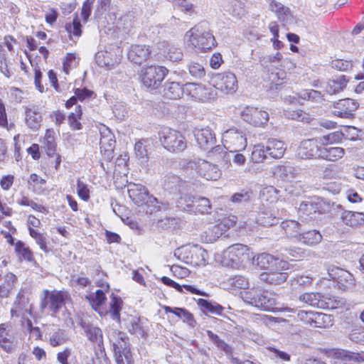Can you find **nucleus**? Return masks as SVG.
<instances>
[{
    "label": "nucleus",
    "instance_id": "obj_1",
    "mask_svg": "<svg viewBox=\"0 0 364 364\" xmlns=\"http://www.w3.org/2000/svg\"><path fill=\"white\" fill-rule=\"evenodd\" d=\"M127 192L134 204L138 206L146 205L150 213L168 208V203L159 202L149 193L148 188L141 184L129 183L127 185Z\"/></svg>",
    "mask_w": 364,
    "mask_h": 364
},
{
    "label": "nucleus",
    "instance_id": "obj_2",
    "mask_svg": "<svg viewBox=\"0 0 364 364\" xmlns=\"http://www.w3.org/2000/svg\"><path fill=\"white\" fill-rule=\"evenodd\" d=\"M240 297L247 304L262 311H274L278 309L276 307L277 304L276 296L266 291L252 288L242 291Z\"/></svg>",
    "mask_w": 364,
    "mask_h": 364
},
{
    "label": "nucleus",
    "instance_id": "obj_3",
    "mask_svg": "<svg viewBox=\"0 0 364 364\" xmlns=\"http://www.w3.org/2000/svg\"><path fill=\"white\" fill-rule=\"evenodd\" d=\"M107 338L112 343L117 364H134L129 338L126 333L112 329L107 332Z\"/></svg>",
    "mask_w": 364,
    "mask_h": 364
},
{
    "label": "nucleus",
    "instance_id": "obj_4",
    "mask_svg": "<svg viewBox=\"0 0 364 364\" xmlns=\"http://www.w3.org/2000/svg\"><path fill=\"white\" fill-rule=\"evenodd\" d=\"M189 44L201 51L211 50L216 45V41L205 23H201L191 28L186 33Z\"/></svg>",
    "mask_w": 364,
    "mask_h": 364
},
{
    "label": "nucleus",
    "instance_id": "obj_5",
    "mask_svg": "<svg viewBox=\"0 0 364 364\" xmlns=\"http://www.w3.org/2000/svg\"><path fill=\"white\" fill-rule=\"evenodd\" d=\"M159 136L164 147L170 152H181L186 148L184 136L177 130L165 127L159 132Z\"/></svg>",
    "mask_w": 364,
    "mask_h": 364
},
{
    "label": "nucleus",
    "instance_id": "obj_6",
    "mask_svg": "<svg viewBox=\"0 0 364 364\" xmlns=\"http://www.w3.org/2000/svg\"><path fill=\"white\" fill-rule=\"evenodd\" d=\"M168 72L165 67L150 65L141 70L140 80L146 87L154 90L161 85Z\"/></svg>",
    "mask_w": 364,
    "mask_h": 364
},
{
    "label": "nucleus",
    "instance_id": "obj_7",
    "mask_svg": "<svg viewBox=\"0 0 364 364\" xmlns=\"http://www.w3.org/2000/svg\"><path fill=\"white\" fill-rule=\"evenodd\" d=\"M68 298L69 295L65 291L56 290L50 291L45 289L40 304L41 311H43L48 307L53 314H57Z\"/></svg>",
    "mask_w": 364,
    "mask_h": 364
},
{
    "label": "nucleus",
    "instance_id": "obj_8",
    "mask_svg": "<svg viewBox=\"0 0 364 364\" xmlns=\"http://www.w3.org/2000/svg\"><path fill=\"white\" fill-rule=\"evenodd\" d=\"M329 279L336 282L338 288L341 290L352 289L355 286V279L348 271L334 265L327 267Z\"/></svg>",
    "mask_w": 364,
    "mask_h": 364
},
{
    "label": "nucleus",
    "instance_id": "obj_9",
    "mask_svg": "<svg viewBox=\"0 0 364 364\" xmlns=\"http://www.w3.org/2000/svg\"><path fill=\"white\" fill-rule=\"evenodd\" d=\"M247 246L242 244H235L228 247L223 253V265L234 267L238 265L248 255Z\"/></svg>",
    "mask_w": 364,
    "mask_h": 364
},
{
    "label": "nucleus",
    "instance_id": "obj_10",
    "mask_svg": "<svg viewBox=\"0 0 364 364\" xmlns=\"http://www.w3.org/2000/svg\"><path fill=\"white\" fill-rule=\"evenodd\" d=\"M240 115L243 121L255 127H262L269 120L267 112L252 106L244 107Z\"/></svg>",
    "mask_w": 364,
    "mask_h": 364
},
{
    "label": "nucleus",
    "instance_id": "obj_11",
    "mask_svg": "<svg viewBox=\"0 0 364 364\" xmlns=\"http://www.w3.org/2000/svg\"><path fill=\"white\" fill-rule=\"evenodd\" d=\"M223 139L228 148H232L234 151L227 155L228 158L230 157V154L237 151L245 149L247 146V139L245 134L236 128H231L223 133Z\"/></svg>",
    "mask_w": 364,
    "mask_h": 364
},
{
    "label": "nucleus",
    "instance_id": "obj_12",
    "mask_svg": "<svg viewBox=\"0 0 364 364\" xmlns=\"http://www.w3.org/2000/svg\"><path fill=\"white\" fill-rule=\"evenodd\" d=\"M214 86L225 93H233L237 90L235 75L230 72L218 73L213 77Z\"/></svg>",
    "mask_w": 364,
    "mask_h": 364
},
{
    "label": "nucleus",
    "instance_id": "obj_13",
    "mask_svg": "<svg viewBox=\"0 0 364 364\" xmlns=\"http://www.w3.org/2000/svg\"><path fill=\"white\" fill-rule=\"evenodd\" d=\"M185 89L189 94L199 101L206 102L214 100L216 93L211 87H205L201 84L188 83L185 85Z\"/></svg>",
    "mask_w": 364,
    "mask_h": 364
},
{
    "label": "nucleus",
    "instance_id": "obj_14",
    "mask_svg": "<svg viewBox=\"0 0 364 364\" xmlns=\"http://www.w3.org/2000/svg\"><path fill=\"white\" fill-rule=\"evenodd\" d=\"M358 107V103L356 101L350 98L342 99L334 103L333 114L341 118L349 119L353 117Z\"/></svg>",
    "mask_w": 364,
    "mask_h": 364
},
{
    "label": "nucleus",
    "instance_id": "obj_15",
    "mask_svg": "<svg viewBox=\"0 0 364 364\" xmlns=\"http://www.w3.org/2000/svg\"><path fill=\"white\" fill-rule=\"evenodd\" d=\"M79 325L88 341L97 345L100 348H103V333L99 327L82 318L80 320Z\"/></svg>",
    "mask_w": 364,
    "mask_h": 364
},
{
    "label": "nucleus",
    "instance_id": "obj_16",
    "mask_svg": "<svg viewBox=\"0 0 364 364\" xmlns=\"http://www.w3.org/2000/svg\"><path fill=\"white\" fill-rule=\"evenodd\" d=\"M321 146H318L316 139L304 140L300 143L297 149L296 154L302 159L320 157Z\"/></svg>",
    "mask_w": 364,
    "mask_h": 364
},
{
    "label": "nucleus",
    "instance_id": "obj_17",
    "mask_svg": "<svg viewBox=\"0 0 364 364\" xmlns=\"http://www.w3.org/2000/svg\"><path fill=\"white\" fill-rule=\"evenodd\" d=\"M196 169L198 173L206 180L216 181L221 176L218 166L205 160L198 159Z\"/></svg>",
    "mask_w": 364,
    "mask_h": 364
},
{
    "label": "nucleus",
    "instance_id": "obj_18",
    "mask_svg": "<svg viewBox=\"0 0 364 364\" xmlns=\"http://www.w3.org/2000/svg\"><path fill=\"white\" fill-rule=\"evenodd\" d=\"M151 55L149 47L146 45H132L127 53L130 62L141 65L145 63Z\"/></svg>",
    "mask_w": 364,
    "mask_h": 364
},
{
    "label": "nucleus",
    "instance_id": "obj_19",
    "mask_svg": "<svg viewBox=\"0 0 364 364\" xmlns=\"http://www.w3.org/2000/svg\"><path fill=\"white\" fill-rule=\"evenodd\" d=\"M194 136L199 146L204 150L212 149L216 140L215 134L209 127L196 129Z\"/></svg>",
    "mask_w": 364,
    "mask_h": 364
},
{
    "label": "nucleus",
    "instance_id": "obj_20",
    "mask_svg": "<svg viewBox=\"0 0 364 364\" xmlns=\"http://www.w3.org/2000/svg\"><path fill=\"white\" fill-rule=\"evenodd\" d=\"M160 54L166 60L172 62L181 60L183 58L181 50L171 43L161 42L158 44Z\"/></svg>",
    "mask_w": 364,
    "mask_h": 364
},
{
    "label": "nucleus",
    "instance_id": "obj_21",
    "mask_svg": "<svg viewBox=\"0 0 364 364\" xmlns=\"http://www.w3.org/2000/svg\"><path fill=\"white\" fill-rule=\"evenodd\" d=\"M299 168L290 164L280 165L276 167L274 175L284 181H291L296 177Z\"/></svg>",
    "mask_w": 364,
    "mask_h": 364
},
{
    "label": "nucleus",
    "instance_id": "obj_22",
    "mask_svg": "<svg viewBox=\"0 0 364 364\" xmlns=\"http://www.w3.org/2000/svg\"><path fill=\"white\" fill-rule=\"evenodd\" d=\"M266 147L267 154L274 159L282 158L286 151L284 143L274 138L268 139Z\"/></svg>",
    "mask_w": 364,
    "mask_h": 364
},
{
    "label": "nucleus",
    "instance_id": "obj_23",
    "mask_svg": "<svg viewBox=\"0 0 364 364\" xmlns=\"http://www.w3.org/2000/svg\"><path fill=\"white\" fill-rule=\"evenodd\" d=\"M115 143L114 136L110 132L102 134L100 141L101 153L105 155L108 159L112 158Z\"/></svg>",
    "mask_w": 364,
    "mask_h": 364
},
{
    "label": "nucleus",
    "instance_id": "obj_24",
    "mask_svg": "<svg viewBox=\"0 0 364 364\" xmlns=\"http://www.w3.org/2000/svg\"><path fill=\"white\" fill-rule=\"evenodd\" d=\"M341 220L346 225L356 228L364 225V214L360 212L344 211Z\"/></svg>",
    "mask_w": 364,
    "mask_h": 364
},
{
    "label": "nucleus",
    "instance_id": "obj_25",
    "mask_svg": "<svg viewBox=\"0 0 364 364\" xmlns=\"http://www.w3.org/2000/svg\"><path fill=\"white\" fill-rule=\"evenodd\" d=\"M288 277V274L284 272H278L277 270L269 272H263L259 275V279L269 284L278 285L284 282Z\"/></svg>",
    "mask_w": 364,
    "mask_h": 364
},
{
    "label": "nucleus",
    "instance_id": "obj_26",
    "mask_svg": "<svg viewBox=\"0 0 364 364\" xmlns=\"http://www.w3.org/2000/svg\"><path fill=\"white\" fill-rule=\"evenodd\" d=\"M345 154V150L341 147L321 146L320 157L331 161H336L341 159Z\"/></svg>",
    "mask_w": 364,
    "mask_h": 364
},
{
    "label": "nucleus",
    "instance_id": "obj_27",
    "mask_svg": "<svg viewBox=\"0 0 364 364\" xmlns=\"http://www.w3.org/2000/svg\"><path fill=\"white\" fill-rule=\"evenodd\" d=\"M184 88L176 82H166L164 90V95L171 100H176L181 97Z\"/></svg>",
    "mask_w": 364,
    "mask_h": 364
},
{
    "label": "nucleus",
    "instance_id": "obj_28",
    "mask_svg": "<svg viewBox=\"0 0 364 364\" xmlns=\"http://www.w3.org/2000/svg\"><path fill=\"white\" fill-rule=\"evenodd\" d=\"M348 80L345 75H339L336 78L329 80L326 86V91L330 95L336 94L346 86Z\"/></svg>",
    "mask_w": 364,
    "mask_h": 364
},
{
    "label": "nucleus",
    "instance_id": "obj_29",
    "mask_svg": "<svg viewBox=\"0 0 364 364\" xmlns=\"http://www.w3.org/2000/svg\"><path fill=\"white\" fill-rule=\"evenodd\" d=\"M321 239L322 236L320 232L312 230L300 233L296 240L306 245H315L318 244Z\"/></svg>",
    "mask_w": 364,
    "mask_h": 364
},
{
    "label": "nucleus",
    "instance_id": "obj_30",
    "mask_svg": "<svg viewBox=\"0 0 364 364\" xmlns=\"http://www.w3.org/2000/svg\"><path fill=\"white\" fill-rule=\"evenodd\" d=\"M329 355L336 359H340L343 361L353 360L359 363L360 360H362L360 355L358 353L341 348L333 349L329 352Z\"/></svg>",
    "mask_w": 364,
    "mask_h": 364
},
{
    "label": "nucleus",
    "instance_id": "obj_31",
    "mask_svg": "<svg viewBox=\"0 0 364 364\" xmlns=\"http://www.w3.org/2000/svg\"><path fill=\"white\" fill-rule=\"evenodd\" d=\"M333 324L332 316L319 312H314L311 316V326L314 328H328Z\"/></svg>",
    "mask_w": 364,
    "mask_h": 364
},
{
    "label": "nucleus",
    "instance_id": "obj_32",
    "mask_svg": "<svg viewBox=\"0 0 364 364\" xmlns=\"http://www.w3.org/2000/svg\"><path fill=\"white\" fill-rule=\"evenodd\" d=\"M318 205L313 199L302 201L299 207V213L312 218L318 211Z\"/></svg>",
    "mask_w": 364,
    "mask_h": 364
},
{
    "label": "nucleus",
    "instance_id": "obj_33",
    "mask_svg": "<svg viewBox=\"0 0 364 364\" xmlns=\"http://www.w3.org/2000/svg\"><path fill=\"white\" fill-rule=\"evenodd\" d=\"M55 132L53 129H48L46 130L45 136L43 140V145L46 149V154L49 156H53L56 151V143L55 140Z\"/></svg>",
    "mask_w": 364,
    "mask_h": 364
},
{
    "label": "nucleus",
    "instance_id": "obj_34",
    "mask_svg": "<svg viewBox=\"0 0 364 364\" xmlns=\"http://www.w3.org/2000/svg\"><path fill=\"white\" fill-rule=\"evenodd\" d=\"M41 114L35 109H27L26 111V122L28 127L37 130L41 127Z\"/></svg>",
    "mask_w": 364,
    "mask_h": 364
},
{
    "label": "nucleus",
    "instance_id": "obj_35",
    "mask_svg": "<svg viewBox=\"0 0 364 364\" xmlns=\"http://www.w3.org/2000/svg\"><path fill=\"white\" fill-rule=\"evenodd\" d=\"M299 301L318 308H322L323 305L322 296L318 293H304L299 296Z\"/></svg>",
    "mask_w": 364,
    "mask_h": 364
},
{
    "label": "nucleus",
    "instance_id": "obj_36",
    "mask_svg": "<svg viewBox=\"0 0 364 364\" xmlns=\"http://www.w3.org/2000/svg\"><path fill=\"white\" fill-rule=\"evenodd\" d=\"M194 200V196L189 194L182 195L176 200V207L182 211L193 212L195 207Z\"/></svg>",
    "mask_w": 364,
    "mask_h": 364
},
{
    "label": "nucleus",
    "instance_id": "obj_37",
    "mask_svg": "<svg viewBox=\"0 0 364 364\" xmlns=\"http://www.w3.org/2000/svg\"><path fill=\"white\" fill-rule=\"evenodd\" d=\"M198 304L204 312L212 314L221 315L224 310V308L221 305L203 299H199Z\"/></svg>",
    "mask_w": 364,
    "mask_h": 364
},
{
    "label": "nucleus",
    "instance_id": "obj_38",
    "mask_svg": "<svg viewBox=\"0 0 364 364\" xmlns=\"http://www.w3.org/2000/svg\"><path fill=\"white\" fill-rule=\"evenodd\" d=\"M281 228L284 230L285 234L288 237L298 238L300 230V224L294 220H287L282 221Z\"/></svg>",
    "mask_w": 364,
    "mask_h": 364
},
{
    "label": "nucleus",
    "instance_id": "obj_39",
    "mask_svg": "<svg viewBox=\"0 0 364 364\" xmlns=\"http://www.w3.org/2000/svg\"><path fill=\"white\" fill-rule=\"evenodd\" d=\"M207 252L199 245H193L191 253L192 261L190 264L193 266L205 265L206 262Z\"/></svg>",
    "mask_w": 364,
    "mask_h": 364
},
{
    "label": "nucleus",
    "instance_id": "obj_40",
    "mask_svg": "<svg viewBox=\"0 0 364 364\" xmlns=\"http://www.w3.org/2000/svg\"><path fill=\"white\" fill-rule=\"evenodd\" d=\"M127 328L132 334H136L141 337H144L146 335V331L140 318L132 317L129 320Z\"/></svg>",
    "mask_w": 364,
    "mask_h": 364
},
{
    "label": "nucleus",
    "instance_id": "obj_41",
    "mask_svg": "<svg viewBox=\"0 0 364 364\" xmlns=\"http://www.w3.org/2000/svg\"><path fill=\"white\" fill-rule=\"evenodd\" d=\"M193 248V245H183L177 248L173 253L175 257L178 260H181L186 264H190L192 261L191 253Z\"/></svg>",
    "mask_w": 364,
    "mask_h": 364
},
{
    "label": "nucleus",
    "instance_id": "obj_42",
    "mask_svg": "<svg viewBox=\"0 0 364 364\" xmlns=\"http://www.w3.org/2000/svg\"><path fill=\"white\" fill-rule=\"evenodd\" d=\"M122 300L120 297L112 294L111 301L109 303V314L112 319L120 321V311L122 309Z\"/></svg>",
    "mask_w": 364,
    "mask_h": 364
},
{
    "label": "nucleus",
    "instance_id": "obj_43",
    "mask_svg": "<svg viewBox=\"0 0 364 364\" xmlns=\"http://www.w3.org/2000/svg\"><path fill=\"white\" fill-rule=\"evenodd\" d=\"M193 213L201 214L209 213L211 210L210 202L208 198L203 196H195Z\"/></svg>",
    "mask_w": 364,
    "mask_h": 364
},
{
    "label": "nucleus",
    "instance_id": "obj_44",
    "mask_svg": "<svg viewBox=\"0 0 364 364\" xmlns=\"http://www.w3.org/2000/svg\"><path fill=\"white\" fill-rule=\"evenodd\" d=\"M254 262L261 269H267L274 267L275 257L268 253H262L254 259Z\"/></svg>",
    "mask_w": 364,
    "mask_h": 364
},
{
    "label": "nucleus",
    "instance_id": "obj_45",
    "mask_svg": "<svg viewBox=\"0 0 364 364\" xmlns=\"http://www.w3.org/2000/svg\"><path fill=\"white\" fill-rule=\"evenodd\" d=\"M257 222L262 226H272L279 222V219L269 211L259 213L257 217Z\"/></svg>",
    "mask_w": 364,
    "mask_h": 364
},
{
    "label": "nucleus",
    "instance_id": "obj_46",
    "mask_svg": "<svg viewBox=\"0 0 364 364\" xmlns=\"http://www.w3.org/2000/svg\"><path fill=\"white\" fill-rule=\"evenodd\" d=\"M28 183V184L33 185V191L37 194H41L45 191L43 186L46 183V180L36 173L30 175Z\"/></svg>",
    "mask_w": 364,
    "mask_h": 364
},
{
    "label": "nucleus",
    "instance_id": "obj_47",
    "mask_svg": "<svg viewBox=\"0 0 364 364\" xmlns=\"http://www.w3.org/2000/svg\"><path fill=\"white\" fill-rule=\"evenodd\" d=\"M146 141L141 139L135 143L134 152L136 156L141 163L146 162L148 161V151L146 147Z\"/></svg>",
    "mask_w": 364,
    "mask_h": 364
},
{
    "label": "nucleus",
    "instance_id": "obj_48",
    "mask_svg": "<svg viewBox=\"0 0 364 364\" xmlns=\"http://www.w3.org/2000/svg\"><path fill=\"white\" fill-rule=\"evenodd\" d=\"M267 147L262 144H257L254 146L252 151V160L255 163H260L267 158Z\"/></svg>",
    "mask_w": 364,
    "mask_h": 364
},
{
    "label": "nucleus",
    "instance_id": "obj_49",
    "mask_svg": "<svg viewBox=\"0 0 364 364\" xmlns=\"http://www.w3.org/2000/svg\"><path fill=\"white\" fill-rule=\"evenodd\" d=\"M269 9L272 11L274 12L279 19L284 21V17L289 13L287 7L276 1L272 0L269 4Z\"/></svg>",
    "mask_w": 364,
    "mask_h": 364
},
{
    "label": "nucleus",
    "instance_id": "obj_50",
    "mask_svg": "<svg viewBox=\"0 0 364 364\" xmlns=\"http://www.w3.org/2000/svg\"><path fill=\"white\" fill-rule=\"evenodd\" d=\"M82 116V110L80 107L75 108V112H72L68 115V123L71 129L73 130H80L81 129V124L79 122Z\"/></svg>",
    "mask_w": 364,
    "mask_h": 364
},
{
    "label": "nucleus",
    "instance_id": "obj_51",
    "mask_svg": "<svg viewBox=\"0 0 364 364\" xmlns=\"http://www.w3.org/2000/svg\"><path fill=\"white\" fill-rule=\"evenodd\" d=\"M226 231L221 225L220 222L217 224L209 227L206 231L207 236L210 242L215 241Z\"/></svg>",
    "mask_w": 364,
    "mask_h": 364
},
{
    "label": "nucleus",
    "instance_id": "obj_52",
    "mask_svg": "<svg viewBox=\"0 0 364 364\" xmlns=\"http://www.w3.org/2000/svg\"><path fill=\"white\" fill-rule=\"evenodd\" d=\"M299 97L304 100H311L316 102H322L323 100L319 91L315 90H305L299 93Z\"/></svg>",
    "mask_w": 364,
    "mask_h": 364
},
{
    "label": "nucleus",
    "instance_id": "obj_53",
    "mask_svg": "<svg viewBox=\"0 0 364 364\" xmlns=\"http://www.w3.org/2000/svg\"><path fill=\"white\" fill-rule=\"evenodd\" d=\"M15 250L23 259L28 261L33 260V257L32 252L29 247L25 246V244L23 242L18 241L16 243Z\"/></svg>",
    "mask_w": 364,
    "mask_h": 364
},
{
    "label": "nucleus",
    "instance_id": "obj_54",
    "mask_svg": "<svg viewBox=\"0 0 364 364\" xmlns=\"http://www.w3.org/2000/svg\"><path fill=\"white\" fill-rule=\"evenodd\" d=\"M229 284L235 288L247 289L249 288V282L247 278L241 275L234 276L228 279Z\"/></svg>",
    "mask_w": 364,
    "mask_h": 364
},
{
    "label": "nucleus",
    "instance_id": "obj_55",
    "mask_svg": "<svg viewBox=\"0 0 364 364\" xmlns=\"http://www.w3.org/2000/svg\"><path fill=\"white\" fill-rule=\"evenodd\" d=\"M67 341L65 332L63 330L58 329L54 332L50 337V344L54 347L65 343Z\"/></svg>",
    "mask_w": 364,
    "mask_h": 364
},
{
    "label": "nucleus",
    "instance_id": "obj_56",
    "mask_svg": "<svg viewBox=\"0 0 364 364\" xmlns=\"http://www.w3.org/2000/svg\"><path fill=\"white\" fill-rule=\"evenodd\" d=\"M252 192L250 191H242L234 193L231 197V201L234 203H244L250 200Z\"/></svg>",
    "mask_w": 364,
    "mask_h": 364
},
{
    "label": "nucleus",
    "instance_id": "obj_57",
    "mask_svg": "<svg viewBox=\"0 0 364 364\" xmlns=\"http://www.w3.org/2000/svg\"><path fill=\"white\" fill-rule=\"evenodd\" d=\"M87 298L92 306H100L106 300L104 291L100 289H97L95 294H90L89 296H87Z\"/></svg>",
    "mask_w": 364,
    "mask_h": 364
},
{
    "label": "nucleus",
    "instance_id": "obj_58",
    "mask_svg": "<svg viewBox=\"0 0 364 364\" xmlns=\"http://www.w3.org/2000/svg\"><path fill=\"white\" fill-rule=\"evenodd\" d=\"M188 71L190 75L195 78L200 79L205 75L203 66L195 62H192L188 65Z\"/></svg>",
    "mask_w": 364,
    "mask_h": 364
},
{
    "label": "nucleus",
    "instance_id": "obj_59",
    "mask_svg": "<svg viewBox=\"0 0 364 364\" xmlns=\"http://www.w3.org/2000/svg\"><path fill=\"white\" fill-rule=\"evenodd\" d=\"M28 299L24 296L21 291L18 292L14 304V308H16V309H11V314L14 315V314H16L18 311L26 309Z\"/></svg>",
    "mask_w": 364,
    "mask_h": 364
},
{
    "label": "nucleus",
    "instance_id": "obj_60",
    "mask_svg": "<svg viewBox=\"0 0 364 364\" xmlns=\"http://www.w3.org/2000/svg\"><path fill=\"white\" fill-rule=\"evenodd\" d=\"M277 191L273 186H268L264 188L261 192V196L263 200L267 201L270 200L271 203L275 201L277 199Z\"/></svg>",
    "mask_w": 364,
    "mask_h": 364
},
{
    "label": "nucleus",
    "instance_id": "obj_61",
    "mask_svg": "<svg viewBox=\"0 0 364 364\" xmlns=\"http://www.w3.org/2000/svg\"><path fill=\"white\" fill-rule=\"evenodd\" d=\"M77 193L78 196L84 201L90 199V189L86 183L80 180L77 181Z\"/></svg>",
    "mask_w": 364,
    "mask_h": 364
},
{
    "label": "nucleus",
    "instance_id": "obj_62",
    "mask_svg": "<svg viewBox=\"0 0 364 364\" xmlns=\"http://www.w3.org/2000/svg\"><path fill=\"white\" fill-rule=\"evenodd\" d=\"M66 31L74 36L79 38L81 36V23L77 20L74 19L73 23H69L65 25Z\"/></svg>",
    "mask_w": 364,
    "mask_h": 364
},
{
    "label": "nucleus",
    "instance_id": "obj_63",
    "mask_svg": "<svg viewBox=\"0 0 364 364\" xmlns=\"http://www.w3.org/2000/svg\"><path fill=\"white\" fill-rule=\"evenodd\" d=\"M331 309H348L349 304H347L346 300L341 297L333 296L329 299V302L327 303Z\"/></svg>",
    "mask_w": 364,
    "mask_h": 364
},
{
    "label": "nucleus",
    "instance_id": "obj_64",
    "mask_svg": "<svg viewBox=\"0 0 364 364\" xmlns=\"http://www.w3.org/2000/svg\"><path fill=\"white\" fill-rule=\"evenodd\" d=\"M282 58V54L277 52L275 55H269L260 58V64L265 68H268L272 63H278Z\"/></svg>",
    "mask_w": 364,
    "mask_h": 364
}]
</instances>
